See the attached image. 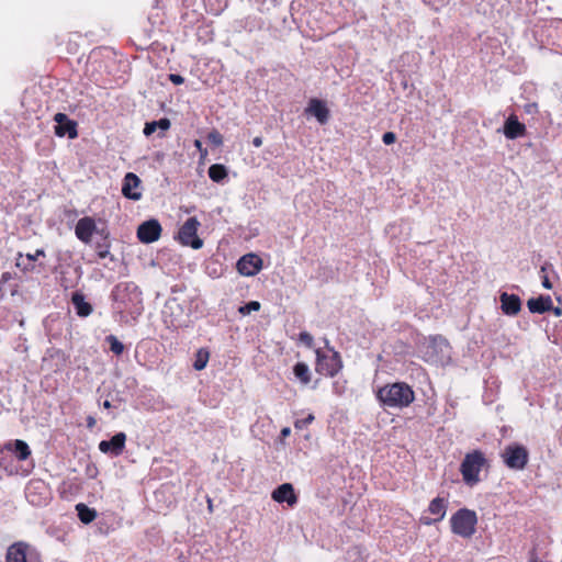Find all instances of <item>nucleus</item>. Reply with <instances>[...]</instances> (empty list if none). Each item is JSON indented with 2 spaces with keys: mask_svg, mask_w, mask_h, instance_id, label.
Listing matches in <instances>:
<instances>
[{
  "mask_svg": "<svg viewBox=\"0 0 562 562\" xmlns=\"http://www.w3.org/2000/svg\"><path fill=\"white\" fill-rule=\"evenodd\" d=\"M293 372H294V375L301 381V383H303L305 385L310 383L311 372H310V368L306 363L297 362L294 366Z\"/></svg>",
  "mask_w": 562,
  "mask_h": 562,
  "instance_id": "29",
  "label": "nucleus"
},
{
  "mask_svg": "<svg viewBox=\"0 0 562 562\" xmlns=\"http://www.w3.org/2000/svg\"><path fill=\"white\" fill-rule=\"evenodd\" d=\"M314 420V415L308 414L305 418L297 419L294 424L295 428L303 429L307 427Z\"/></svg>",
  "mask_w": 562,
  "mask_h": 562,
  "instance_id": "34",
  "label": "nucleus"
},
{
  "mask_svg": "<svg viewBox=\"0 0 562 562\" xmlns=\"http://www.w3.org/2000/svg\"><path fill=\"white\" fill-rule=\"evenodd\" d=\"M170 121L166 117L160 119L158 121L147 122L144 127V134L146 136H150L157 130H160L162 133L169 130Z\"/></svg>",
  "mask_w": 562,
  "mask_h": 562,
  "instance_id": "26",
  "label": "nucleus"
},
{
  "mask_svg": "<svg viewBox=\"0 0 562 562\" xmlns=\"http://www.w3.org/2000/svg\"><path fill=\"white\" fill-rule=\"evenodd\" d=\"M477 515L469 508H460L450 518L451 531L461 537L469 539L476 532Z\"/></svg>",
  "mask_w": 562,
  "mask_h": 562,
  "instance_id": "4",
  "label": "nucleus"
},
{
  "mask_svg": "<svg viewBox=\"0 0 562 562\" xmlns=\"http://www.w3.org/2000/svg\"><path fill=\"white\" fill-rule=\"evenodd\" d=\"M299 340L302 344H304L307 348H312L313 347L314 339H313L312 335L308 334L307 331L300 333Z\"/></svg>",
  "mask_w": 562,
  "mask_h": 562,
  "instance_id": "33",
  "label": "nucleus"
},
{
  "mask_svg": "<svg viewBox=\"0 0 562 562\" xmlns=\"http://www.w3.org/2000/svg\"><path fill=\"white\" fill-rule=\"evenodd\" d=\"M37 559L36 550L24 542L13 543L7 551V562H36Z\"/></svg>",
  "mask_w": 562,
  "mask_h": 562,
  "instance_id": "8",
  "label": "nucleus"
},
{
  "mask_svg": "<svg viewBox=\"0 0 562 562\" xmlns=\"http://www.w3.org/2000/svg\"><path fill=\"white\" fill-rule=\"evenodd\" d=\"M209 177L214 182H222L227 177V169L224 165L214 164L209 168Z\"/></svg>",
  "mask_w": 562,
  "mask_h": 562,
  "instance_id": "28",
  "label": "nucleus"
},
{
  "mask_svg": "<svg viewBox=\"0 0 562 562\" xmlns=\"http://www.w3.org/2000/svg\"><path fill=\"white\" fill-rule=\"evenodd\" d=\"M378 400L387 407H407L415 398L414 391L406 383L396 382L380 387L376 393Z\"/></svg>",
  "mask_w": 562,
  "mask_h": 562,
  "instance_id": "2",
  "label": "nucleus"
},
{
  "mask_svg": "<svg viewBox=\"0 0 562 562\" xmlns=\"http://www.w3.org/2000/svg\"><path fill=\"white\" fill-rule=\"evenodd\" d=\"M527 306L530 313L542 314L552 308V300L549 295H540L529 299Z\"/></svg>",
  "mask_w": 562,
  "mask_h": 562,
  "instance_id": "22",
  "label": "nucleus"
},
{
  "mask_svg": "<svg viewBox=\"0 0 562 562\" xmlns=\"http://www.w3.org/2000/svg\"><path fill=\"white\" fill-rule=\"evenodd\" d=\"M194 146H195L200 151H202V150H203L201 140L196 139V140L194 142Z\"/></svg>",
  "mask_w": 562,
  "mask_h": 562,
  "instance_id": "46",
  "label": "nucleus"
},
{
  "mask_svg": "<svg viewBox=\"0 0 562 562\" xmlns=\"http://www.w3.org/2000/svg\"><path fill=\"white\" fill-rule=\"evenodd\" d=\"M3 447H10L13 458L16 461H24L31 456V449L29 445L20 439L9 441Z\"/></svg>",
  "mask_w": 562,
  "mask_h": 562,
  "instance_id": "23",
  "label": "nucleus"
},
{
  "mask_svg": "<svg viewBox=\"0 0 562 562\" xmlns=\"http://www.w3.org/2000/svg\"><path fill=\"white\" fill-rule=\"evenodd\" d=\"M290 434H291V429H290L289 427H284V428L281 430V436H282L283 438H285V437L290 436Z\"/></svg>",
  "mask_w": 562,
  "mask_h": 562,
  "instance_id": "44",
  "label": "nucleus"
},
{
  "mask_svg": "<svg viewBox=\"0 0 562 562\" xmlns=\"http://www.w3.org/2000/svg\"><path fill=\"white\" fill-rule=\"evenodd\" d=\"M76 510L79 519L83 524H89L97 517V512L94 509L89 508L87 505L82 503L76 505Z\"/></svg>",
  "mask_w": 562,
  "mask_h": 562,
  "instance_id": "27",
  "label": "nucleus"
},
{
  "mask_svg": "<svg viewBox=\"0 0 562 562\" xmlns=\"http://www.w3.org/2000/svg\"><path fill=\"white\" fill-rule=\"evenodd\" d=\"M530 562H536V560H535V559H531V560H530Z\"/></svg>",
  "mask_w": 562,
  "mask_h": 562,
  "instance_id": "50",
  "label": "nucleus"
},
{
  "mask_svg": "<svg viewBox=\"0 0 562 562\" xmlns=\"http://www.w3.org/2000/svg\"><path fill=\"white\" fill-rule=\"evenodd\" d=\"M542 286L547 290L552 289V283L546 274L542 277Z\"/></svg>",
  "mask_w": 562,
  "mask_h": 562,
  "instance_id": "40",
  "label": "nucleus"
},
{
  "mask_svg": "<svg viewBox=\"0 0 562 562\" xmlns=\"http://www.w3.org/2000/svg\"><path fill=\"white\" fill-rule=\"evenodd\" d=\"M485 463L482 452L475 450L468 453L461 463V474L468 485H474L480 481L479 474Z\"/></svg>",
  "mask_w": 562,
  "mask_h": 562,
  "instance_id": "5",
  "label": "nucleus"
},
{
  "mask_svg": "<svg viewBox=\"0 0 562 562\" xmlns=\"http://www.w3.org/2000/svg\"><path fill=\"white\" fill-rule=\"evenodd\" d=\"M11 279V274L9 272H4L1 276L0 282H3L5 284Z\"/></svg>",
  "mask_w": 562,
  "mask_h": 562,
  "instance_id": "41",
  "label": "nucleus"
},
{
  "mask_svg": "<svg viewBox=\"0 0 562 562\" xmlns=\"http://www.w3.org/2000/svg\"><path fill=\"white\" fill-rule=\"evenodd\" d=\"M44 255H45V252L43 249H37L34 254H27L26 258L30 261H35L40 256H44Z\"/></svg>",
  "mask_w": 562,
  "mask_h": 562,
  "instance_id": "38",
  "label": "nucleus"
},
{
  "mask_svg": "<svg viewBox=\"0 0 562 562\" xmlns=\"http://www.w3.org/2000/svg\"><path fill=\"white\" fill-rule=\"evenodd\" d=\"M113 296L116 300H120L121 297H135L136 300H139L140 292L136 284L132 282H124L115 286V290L113 291Z\"/></svg>",
  "mask_w": 562,
  "mask_h": 562,
  "instance_id": "24",
  "label": "nucleus"
},
{
  "mask_svg": "<svg viewBox=\"0 0 562 562\" xmlns=\"http://www.w3.org/2000/svg\"><path fill=\"white\" fill-rule=\"evenodd\" d=\"M93 425H94V419L93 418H89L88 426L92 427Z\"/></svg>",
  "mask_w": 562,
  "mask_h": 562,
  "instance_id": "48",
  "label": "nucleus"
},
{
  "mask_svg": "<svg viewBox=\"0 0 562 562\" xmlns=\"http://www.w3.org/2000/svg\"><path fill=\"white\" fill-rule=\"evenodd\" d=\"M140 179L133 172H128L124 177L122 193L125 198L137 201L142 198L139 191Z\"/></svg>",
  "mask_w": 562,
  "mask_h": 562,
  "instance_id": "16",
  "label": "nucleus"
},
{
  "mask_svg": "<svg viewBox=\"0 0 562 562\" xmlns=\"http://www.w3.org/2000/svg\"><path fill=\"white\" fill-rule=\"evenodd\" d=\"M106 341L109 342L110 350L120 356L124 351V345L113 335L106 337Z\"/></svg>",
  "mask_w": 562,
  "mask_h": 562,
  "instance_id": "31",
  "label": "nucleus"
},
{
  "mask_svg": "<svg viewBox=\"0 0 562 562\" xmlns=\"http://www.w3.org/2000/svg\"><path fill=\"white\" fill-rule=\"evenodd\" d=\"M199 227L200 222L196 217L188 218L179 229L178 240L183 246H190L193 249H200L203 246V241L198 237L196 234Z\"/></svg>",
  "mask_w": 562,
  "mask_h": 562,
  "instance_id": "7",
  "label": "nucleus"
},
{
  "mask_svg": "<svg viewBox=\"0 0 562 562\" xmlns=\"http://www.w3.org/2000/svg\"><path fill=\"white\" fill-rule=\"evenodd\" d=\"M211 1H212V0H207V2H206V3H207V5H211Z\"/></svg>",
  "mask_w": 562,
  "mask_h": 562,
  "instance_id": "49",
  "label": "nucleus"
},
{
  "mask_svg": "<svg viewBox=\"0 0 562 562\" xmlns=\"http://www.w3.org/2000/svg\"><path fill=\"white\" fill-rule=\"evenodd\" d=\"M126 435L124 432H117L110 440H102L99 443V450L103 453H110L112 456H120L125 447Z\"/></svg>",
  "mask_w": 562,
  "mask_h": 562,
  "instance_id": "15",
  "label": "nucleus"
},
{
  "mask_svg": "<svg viewBox=\"0 0 562 562\" xmlns=\"http://www.w3.org/2000/svg\"><path fill=\"white\" fill-rule=\"evenodd\" d=\"M207 138L215 146H221L223 144V137L217 131L211 132L207 135Z\"/></svg>",
  "mask_w": 562,
  "mask_h": 562,
  "instance_id": "35",
  "label": "nucleus"
},
{
  "mask_svg": "<svg viewBox=\"0 0 562 562\" xmlns=\"http://www.w3.org/2000/svg\"><path fill=\"white\" fill-rule=\"evenodd\" d=\"M209 359H210V352L207 351V349H205V348L199 349L195 353L193 368L196 371L203 370L206 367Z\"/></svg>",
  "mask_w": 562,
  "mask_h": 562,
  "instance_id": "30",
  "label": "nucleus"
},
{
  "mask_svg": "<svg viewBox=\"0 0 562 562\" xmlns=\"http://www.w3.org/2000/svg\"><path fill=\"white\" fill-rule=\"evenodd\" d=\"M526 126L515 115H510L504 124V135L508 139H515L525 135Z\"/></svg>",
  "mask_w": 562,
  "mask_h": 562,
  "instance_id": "21",
  "label": "nucleus"
},
{
  "mask_svg": "<svg viewBox=\"0 0 562 562\" xmlns=\"http://www.w3.org/2000/svg\"><path fill=\"white\" fill-rule=\"evenodd\" d=\"M71 303L78 316L87 317L92 312V306L85 299V295L80 292H75L71 295Z\"/></svg>",
  "mask_w": 562,
  "mask_h": 562,
  "instance_id": "25",
  "label": "nucleus"
},
{
  "mask_svg": "<svg viewBox=\"0 0 562 562\" xmlns=\"http://www.w3.org/2000/svg\"><path fill=\"white\" fill-rule=\"evenodd\" d=\"M25 496L31 504L42 506L47 503L49 491L44 481L31 480L26 485Z\"/></svg>",
  "mask_w": 562,
  "mask_h": 562,
  "instance_id": "9",
  "label": "nucleus"
},
{
  "mask_svg": "<svg viewBox=\"0 0 562 562\" xmlns=\"http://www.w3.org/2000/svg\"><path fill=\"white\" fill-rule=\"evenodd\" d=\"M262 268V260L256 254H247L237 261V270L241 276H256Z\"/></svg>",
  "mask_w": 562,
  "mask_h": 562,
  "instance_id": "12",
  "label": "nucleus"
},
{
  "mask_svg": "<svg viewBox=\"0 0 562 562\" xmlns=\"http://www.w3.org/2000/svg\"><path fill=\"white\" fill-rule=\"evenodd\" d=\"M103 407H104V408H110V407H111V403H110V401H104V402H103Z\"/></svg>",
  "mask_w": 562,
  "mask_h": 562,
  "instance_id": "47",
  "label": "nucleus"
},
{
  "mask_svg": "<svg viewBox=\"0 0 562 562\" xmlns=\"http://www.w3.org/2000/svg\"><path fill=\"white\" fill-rule=\"evenodd\" d=\"M447 504L448 503L445 498H434L428 506V513L431 514L434 517L430 518L428 516H423L420 517V522L425 526H430L437 521L442 520L447 513Z\"/></svg>",
  "mask_w": 562,
  "mask_h": 562,
  "instance_id": "13",
  "label": "nucleus"
},
{
  "mask_svg": "<svg viewBox=\"0 0 562 562\" xmlns=\"http://www.w3.org/2000/svg\"><path fill=\"white\" fill-rule=\"evenodd\" d=\"M325 342V349H316V363H315V370L319 374L326 375V376H334L337 374L341 368L342 362L340 359L339 353L329 346L328 339H324Z\"/></svg>",
  "mask_w": 562,
  "mask_h": 562,
  "instance_id": "3",
  "label": "nucleus"
},
{
  "mask_svg": "<svg viewBox=\"0 0 562 562\" xmlns=\"http://www.w3.org/2000/svg\"><path fill=\"white\" fill-rule=\"evenodd\" d=\"M4 285L5 284H3V282H0V300L3 299L4 293H5Z\"/></svg>",
  "mask_w": 562,
  "mask_h": 562,
  "instance_id": "45",
  "label": "nucleus"
},
{
  "mask_svg": "<svg viewBox=\"0 0 562 562\" xmlns=\"http://www.w3.org/2000/svg\"><path fill=\"white\" fill-rule=\"evenodd\" d=\"M550 311H552V312H553V314H554L555 316H558V317L562 315V308H561V307H553V306H552V308H551Z\"/></svg>",
  "mask_w": 562,
  "mask_h": 562,
  "instance_id": "43",
  "label": "nucleus"
},
{
  "mask_svg": "<svg viewBox=\"0 0 562 562\" xmlns=\"http://www.w3.org/2000/svg\"><path fill=\"white\" fill-rule=\"evenodd\" d=\"M418 352L424 361L431 364L445 366L451 360V347L441 336L425 338L419 344Z\"/></svg>",
  "mask_w": 562,
  "mask_h": 562,
  "instance_id": "1",
  "label": "nucleus"
},
{
  "mask_svg": "<svg viewBox=\"0 0 562 562\" xmlns=\"http://www.w3.org/2000/svg\"><path fill=\"white\" fill-rule=\"evenodd\" d=\"M55 134L59 137L68 136L69 138H76L78 135L77 125L74 121L68 119L64 113H56L54 116Z\"/></svg>",
  "mask_w": 562,
  "mask_h": 562,
  "instance_id": "14",
  "label": "nucleus"
},
{
  "mask_svg": "<svg viewBox=\"0 0 562 562\" xmlns=\"http://www.w3.org/2000/svg\"><path fill=\"white\" fill-rule=\"evenodd\" d=\"M305 112L310 115L315 116L321 124H325L329 119L328 108L326 106L325 102L318 99H312L308 102Z\"/></svg>",
  "mask_w": 562,
  "mask_h": 562,
  "instance_id": "20",
  "label": "nucleus"
},
{
  "mask_svg": "<svg viewBox=\"0 0 562 562\" xmlns=\"http://www.w3.org/2000/svg\"><path fill=\"white\" fill-rule=\"evenodd\" d=\"M501 308L505 315L515 316L521 310V301L516 294H508L503 292L499 295Z\"/></svg>",
  "mask_w": 562,
  "mask_h": 562,
  "instance_id": "18",
  "label": "nucleus"
},
{
  "mask_svg": "<svg viewBox=\"0 0 562 562\" xmlns=\"http://www.w3.org/2000/svg\"><path fill=\"white\" fill-rule=\"evenodd\" d=\"M382 140L385 145H391L396 140V136L393 132H386L383 134Z\"/></svg>",
  "mask_w": 562,
  "mask_h": 562,
  "instance_id": "37",
  "label": "nucleus"
},
{
  "mask_svg": "<svg viewBox=\"0 0 562 562\" xmlns=\"http://www.w3.org/2000/svg\"><path fill=\"white\" fill-rule=\"evenodd\" d=\"M252 144H254V146H256V147H260V146L262 145V138H261V137H259V136L255 137V138L252 139Z\"/></svg>",
  "mask_w": 562,
  "mask_h": 562,
  "instance_id": "42",
  "label": "nucleus"
},
{
  "mask_svg": "<svg viewBox=\"0 0 562 562\" xmlns=\"http://www.w3.org/2000/svg\"><path fill=\"white\" fill-rule=\"evenodd\" d=\"M271 497L277 503H286L293 507L297 503V497L292 484L283 483L278 486L271 494Z\"/></svg>",
  "mask_w": 562,
  "mask_h": 562,
  "instance_id": "17",
  "label": "nucleus"
},
{
  "mask_svg": "<svg viewBox=\"0 0 562 562\" xmlns=\"http://www.w3.org/2000/svg\"><path fill=\"white\" fill-rule=\"evenodd\" d=\"M97 254L100 259H104L110 255L109 245L108 244H98L97 245Z\"/></svg>",
  "mask_w": 562,
  "mask_h": 562,
  "instance_id": "36",
  "label": "nucleus"
},
{
  "mask_svg": "<svg viewBox=\"0 0 562 562\" xmlns=\"http://www.w3.org/2000/svg\"><path fill=\"white\" fill-rule=\"evenodd\" d=\"M75 235L85 244H90L93 235H98L104 240L108 238V233L104 229H99L94 218L90 216H85L77 222Z\"/></svg>",
  "mask_w": 562,
  "mask_h": 562,
  "instance_id": "6",
  "label": "nucleus"
},
{
  "mask_svg": "<svg viewBox=\"0 0 562 562\" xmlns=\"http://www.w3.org/2000/svg\"><path fill=\"white\" fill-rule=\"evenodd\" d=\"M169 78L170 81L175 85H181L183 82V78L180 75L171 74Z\"/></svg>",
  "mask_w": 562,
  "mask_h": 562,
  "instance_id": "39",
  "label": "nucleus"
},
{
  "mask_svg": "<svg viewBox=\"0 0 562 562\" xmlns=\"http://www.w3.org/2000/svg\"><path fill=\"white\" fill-rule=\"evenodd\" d=\"M161 225L157 220H148L142 223L137 228V237L144 244H150L160 237Z\"/></svg>",
  "mask_w": 562,
  "mask_h": 562,
  "instance_id": "11",
  "label": "nucleus"
},
{
  "mask_svg": "<svg viewBox=\"0 0 562 562\" xmlns=\"http://www.w3.org/2000/svg\"><path fill=\"white\" fill-rule=\"evenodd\" d=\"M260 310V303L258 301H250L248 302L247 304L240 306L238 308V312L241 314V315H248L250 314L251 312H257Z\"/></svg>",
  "mask_w": 562,
  "mask_h": 562,
  "instance_id": "32",
  "label": "nucleus"
},
{
  "mask_svg": "<svg viewBox=\"0 0 562 562\" xmlns=\"http://www.w3.org/2000/svg\"><path fill=\"white\" fill-rule=\"evenodd\" d=\"M506 465L510 469L521 470L528 460V452L521 446H509L503 453Z\"/></svg>",
  "mask_w": 562,
  "mask_h": 562,
  "instance_id": "10",
  "label": "nucleus"
},
{
  "mask_svg": "<svg viewBox=\"0 0 562 562\" xmlns=\"http://www.w3.org/2000/svg\"><path fill=\"white\" fill-rule=\"evenodd\" d=\"M0 470L9 475L21 473L18 461L13 458L10 447H2L0 449Z\"/></svg>",
  "mask_w": 562,
  "mask_h": 562,
  "instance_id": "19",
  "label": "nucleus"
}]
</instances>
